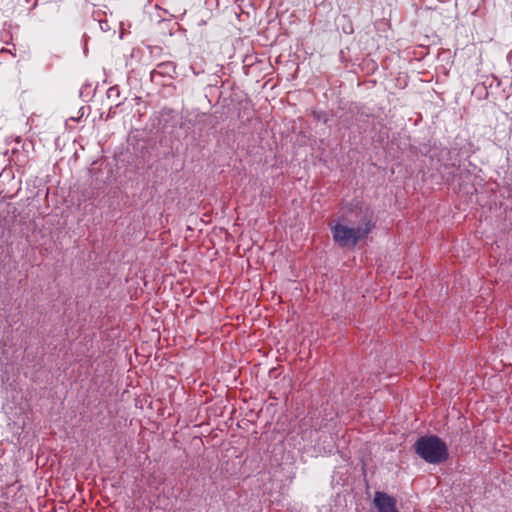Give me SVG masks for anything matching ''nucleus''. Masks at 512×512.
<instances>
[{
    "mask_svg": "<svg viewBox=\"0 0 512 512\" xmlns=\"http://www.w3.org/2000/svg\"><path fill=\"white\" fill-rule=\"evenodd\" d=\"M374 228L372 214L366 211L356 227L345 224L331 225L334 241L341 247H354L358 241L366 238Z\"/></svg>",
    "mask_w": 512,
    "mask_h": 512,
    "instance_id": "1",
    "label": "nucleus"
},
{
    "mask_svg": "<svg viewBox=\"0 0 512 512\" xmlns=\"http://www.w3.org/2000/svg\"><path fill=\"white\" fill-rule=\"evenodd\" d=\"M416 453L431 464L444 462L448 457L447 446L436 436H425L419 438L415 445Z\"/></svg>",
    "mask_w": 512,
    "mask_h": 512,
    "instance_id": "2",
    "label": "nucleus"
},
{
    "mask_svg": "<svg viewBox=\"0 0 512 512\" xmlns=\"http://www.w3.org/2000/svg\"><path fill=\"white\" fill-rule=\"evenodd\" d=\"M375 512H398L395 507V500L382 492H376L374 497Z\"/></svg>",
    "mask_w": 512,
    "mask_h": 512,
    "instance_id": "3",
    "label": "nucleus"
}]
</instances>
